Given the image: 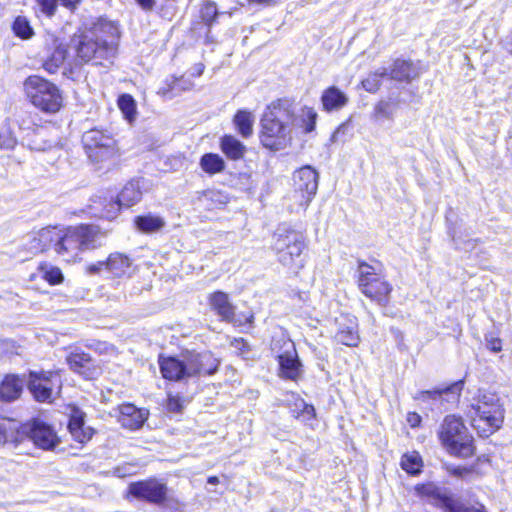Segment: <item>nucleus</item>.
Wrapping results in <instances>:
<instances>
[{
    "mask_svg": "<svg viewBox=\"0 0 512 512\" xmlns=\"http://www.w3.org/2000/svg\"><path fill=\"white\" fill-rule=\"evenodd\" d=\"M102 234L95 226L54 227L52 247L66 262H75L80 255L101 246Z\"/></svg>",
    "mask_w": 512,
    "mask_h": 512,
    "instance_id": "1",
    "label": "nucleus"
},
{
    "mask_svg": "<svg viewBox=\"0 0 512 512\" xmlns=\"http://www.w3.org/2000/svg\"><path fill=\"white\" fill-rule=\"evenodd\" d=\"M294 111L287 100L270 104L261 118V141L275 151L285 148L291 141Z\"/></svg>",
    "mask_w": 512,
    "mask_h": 512,
    "instance_id": "2",
    "label": "nucleus"
},
{
    "mask_svg": "<svg viewBox=\"0 0 512 512\" xmlns=\"http://www.w3.org/2000/svg\"><path fill=\"white\" fill-rule=\"evenodd\" d=\"M159 365L165 379L180 381L200 374H214L219 360L209 351H185L179 357H160Z\"/></svg>",
    "mask_w": 512,
    "mask_h": 512,
    "instance_id": "3",
    "label": "nucleus"
},
{
    "mask_svg": "<svg viewBox=\"0 0 512 512\" xmlns=\"http://www.w3.org/2000/svg\"><path fill=\"white\" fill-rule=\"evenodd\" d=\"M117 27L111 22L100 20L79 36L76 47L77 57L83 62L107 58L113 52V40Z\"/></svg>",
    "mask_w": 512,
    "mask_h": 512,
    "instance_id": "4",
    "label": "nucleus"
},
{
    "mask_svg": "<svg viewBox=\"0 0 512 512\" xmlns=\"http://www.w3.org/2000/svg\"><path fill=\"white\" fill-rule=\"evenodd\" d=\"M467 416L480 436L488 437L501 427L504 409L497 395L480 391L469 405Z\"/></svg>",
    "mask_w": 512,
    "mask_h": 512,
    "instance_id": "5",
    "label": "nucleus"
},
{
    "mask_svg": "<svg viewBox=\"0 0 512 512\" xmlns=\"http://www.w3.org/2000/svg\"><path fill=\"white\" fill-rule=\"evenodd\" d=\"M272 248L278 261L289 270L298 272L303 268L302 253L306 243L302 233L285 225L279 226L273 235Z\"/></svg>",
    "mask_w": 512,
    "mask_h": 512,
    "instance_id": "6",
    "label": "nucleus"
},
{
    "mask_svg": "<svg viewBox=\"0 0 512 512\" xmlns=\"http://www.w3.org/2000/svg\"><path fill=\"white\" fill-rule=\"evenodd\" d=\"M26 97L33 106L45 113H56L63 104L60 89L52 82L38 76H29L23 83Z\"/></svg>",
    "mask_w": 512,
    "mask_h": 512,
    "instance_id": "7",
    "label": "nucleus"
},
{
    "mask_svg": "<svg viewBox=\"0 0 512 512\" xmlns=\"http://www.w3.org/2000/svg\"><path fill=\"white\" fill-rule=\"evenodd\" d=\"M439 437L451 454L469 457L474 453L472 436L459 417L446 416L441 424Z\"/></svg>",
    "mask_w": 512,
    "mask_h": 512,
    "instance_id": "8",
    "label": "nucleus"
},
{
    "mask_svg": "<svg viewBox=\"0 0 512 512\" xmlns=\"http://www.w3.org/2000/svg\"><path fill=\"white\" fill-rule=\"evenodd\" d=\"M358 272V286L361 292L379 304H386L392 286L385 280L381 265H370L362 262L359 264Z\"/></svg>",
    "mask_w": 512,
    "mask_h": 512,
    "instance_id": "9",
    "label": "nucleus"
},
{
    "mask_svg": "<svg viewBox=\"0 0 512 512\" xmlns=\"http://www.w3.org/2000/svg\"><path fill=\"white\" fill-rule=\"evenodd\" d=\"M82 143L88 158L94 163L107 161L118 154L116 140L103 130L86 131L82 136Z\"/></svg>",
    "mask_w": 512,
    "mask_h": 512,
    "instance_id": "10",
    "label": "nucleus"
},
{
    "mask_svg": "<svg viewBox=\"0 0 512 512\" xmlns=\"http://www.w3.org/2000/svg\"><path fill=\"white\" fill-rule=\"evenodd\" d=\"M27 388L39 402H51L62 388L60 371H30Z\"/></svg>",
    "mask_w": 512,
    "mask_h": 512,
    "instance_id": "11",
    "label": "nucleus"
},
{
    "mask_svg": "<svg viewBox=\"0 0 512 512\" xmlns=\"http://www.w3.org/2000/svg\"><path fill=\"white\" fill-rule=\"evenodd\" d=\"M416 494L429 500L430 503L444 510V512H484L483 506H467L462 502L444 494L433 483L415 486Z\"/></svg>",
    "mask_w": 512,
    "mask_h": 512,
    "instance_id": "12",
    "label": "nucleus"
},
{
    "mask_svg": "<svg viewBox=\"0 0 512 512\" xmlns=\"http://www.w3.org/2000/svg\"><path fill=\"white\" fill-rule=\"evenodd\" d=\"M30 441L43 450H52L59 443L52 427L38 420L23 424L22 445Z\"/></svg>",
    "mask_w": 512,
    "mask_h": 512,
    "instance_id": "13",
    "label": "nucleus"
},
{
    "mask_svg": "<svg viewBox=\"0 0 512 512\" xmlns=\"http://www.w3.org/2000/svg\"><path fill=\"white\" fill-rule=\"evenodd\" d=\"M293 181L299 205L307 207L318 189V173L311 166H304L294 172Z\"/></svg>",
    "mask_w": 512,
    "mask_h": 512,
    "instance_id": "14",
    "label": "nucleus"
},
{
    "mask_svg": "<svg viewBox=\"0 0 512 512\" xmlns=\"http://www.w3.org/2000/svg\"><path fill=\"white\" fill-rule=\"evenodd\" d=\"M53 233L54 227L48 226L26 234L21 241L20 253L29 258L46 251L52 247Z\"/></svg>",
    "mask_w": 512,
    "mask_h": 512,
    "instance_id": "15",
    "label": "nucleus"
},
{
    "mask_svg": "<svg viewBox=\"0 0 512 512\" xmlns=\"http://www.w3.org/2000/svg\"><path fill=\"white\" fill-rule=\"evenodd\" d=\"M166 492V486L156 480L136 482L129 486L131 495L153 503L162 502L166 498Z\"/></svg>",
    "mask_w": 512,
    "mask_h": 512,
    "instance_id": "16",
    "label": "nucleus"
},
{
    "mask_svg": "<svg viewBox=\"0 0 512 512\" xmlns=\"http://www.w3.org/2000/svg\"><path fill=\"white\" fill-rule=\"evenodd\" d=\"M86 414L79 408L70 407L68 430L72 438L80 444H85L94 435V429L85 425Z\"/></svg>",
    "mask_w": 512,
    "mask_h": 512,
    "instance_id": "17",
    "label": "nucleus"
},
{
    "mask_svg": "<svg viewBox=\"0 0 512 512\" xmlns=\"http://www.w3.org/2000/svg\"><path fill=\"white\" fill-rule=\"evenodd\" d=\"M23 424L19 422L0 417V446H6L17 450L22 445Z\"/></svg>",
    "mask_w": 512,
    "mask_h": 512,
    "instance_id": "18",
    "label": "nucleus"
},
{
    "mask_svg": "<svg viewBox=\"0 0 512 512\" xmlns=\"http://www.w3.org/2000/svg\"><path fill=\"white\" fill-rule=\"evenodd\" d=\"M106 273L111 279H124L133 273L131 259L122 253H111L105 260Z\"/></svg>",
    "mask_w": 512,
    "mask_h": 512,
    "instance_id": "19",
    "label": "nucleus"
},
{
    "mask_svg": "<svg viewBox=\"0 0 512 512\" xmlns=\"http://www.w3.org/2000/svg\"><path fill=\"white\" fill-rule=\"evenodd\" d=\"M143 194V182L141 179L129 181L119 193L115 203L111 205L113 212L119 211L120 207L129 208L138 203Z\"/></svg>",
    "mask_w": 512,
    "mask_h": 512,
    "instance_id": "20",
    "label": "nucleus"
},
{
    "mask_svg": "<svg viewBox=\"0 0 512 512\" xmlns=\"http://www.w3.org/2000/svg\"><path fill=\"white\" fill-rule=\"evenodd\" d=\"M280 375L286 379L297 380L302 373V364L299 361L294 344L278 356Z\"/></svg>",
    "mask_w": 512,
    "mask_h": 512,
    "instance_id": "21",
    "label": "nucleus"
},
{
    "mask_svg": "<svg viewBox=\"0 0 512 512\" xmlns=\"http://www.w3.org/2000/svg\"><path fill=\"white\" fill-rule=\"evenodd\" d=\"M118 410V422L122 427L129 430L139 429L147 419V412L145 410L138 409L132 404L120 405Z\"/></svg>",
    "mask_w": 512,
    "mask_h": 512,
    "instance_id": "22",
    "label": "nucleus"
},
{
    "mask_svg": "<svg viewBox=\"0 0 512 512\" xmlns=\"http://www.w3.org/2000/svg\"><path fill=\"white\" fill-rule=\"evenodd\" d=\"M67 363L74 372L79 373L86 379H92L98 373L94 361L84 352H71L67 357Z\"/></svg>",
    "mask_w": 512,
    "mask_h": 512,
    "instance_id": "23",
    "label": "nucleus"
},
{
    "mask_svg": "<svg viewBox=\"0 0 512 512\" xmlns=\"http://www.w3.org/2000/svg\"><path fill=\"white\" fill-rule=\"evenodd\" d=\"M462 389L463 381L460 380L442 389L419 392L416 398L423 401L432 399L446 401L448 403H455L459 400Z\"/></svg>",
    "mask_w": 512,
    "mask_h": 512,
    "instance_id": "24",
    "label": "nucleus"
},
{
    "mask_svg": "<svg viewBox=\"0 0 512 512\" xmlns=\"http://www.w3.org/2000/svg\"><path fill=\"white\" fill-rule=\"evenodd\" d=\"M211 309L224 321L232 322L235 316V306L231 303L227 293L215 291L208 297Z\"/></svg>",
    "mask_w": 512,
    "mask_h": 512,
    "instance_id": "25",
    "label": "nucleus"
},
{
    "mask_svg": "<svg viewBox=\"0 0 512 512\" xmlns=\"http://www.w3.org/2000/svg\"><path fill=\"white\" fill-rule=\"evenodd\" d=\"M25 383H27L25 376L21 377L15 374L6 375L0 383V400L3 402H12L18 399Z\"/></svg>",
    "mask_w": 512,
    "mask_h": 512,
    "instance_id": "26",
    "label": "nucleus"
},
{
    "mask_svg": "<svg viewBox=\"0 0 512 512\" xmlns=\"http://www.w3.org/2000/svg\"><path fill=\"white\" fill-rule=\"evenodd\" d=\"M193 86L194 83L188 78L170 76L165 79L163 85L158 90V94L166 99H172L185 91L191 90Z\"/></svg>",
    "mask_w": 512,
    "mask_h": 512,
    "instance_id": "27",
    "label": "nucleus"
},
{
    "mask_svg": "<svg viewBox=\"0 0 512 512\" xmlns=\"http://www.w3.org/2000/svg\"><path fill=\"white\" fill-rule=\"evenodd\" d=\"M420 75L419 68L411 61L397 59L393 62L391 69H388L390 79L400 82H411Z\"/></svg>",
    "mask_w": 512,
    "mask_h": 512,
    "instance_id": "28",
    "label": "nucleus"
},
{
    "mask_svg": "<svg viewBox=\"0 0 512 512\" xmlns=\"http://www.w3.org/2000/svg\"><path fill=\"white\" fill-rule=\"evenodd\" d=\"M348 96L336 86L326 88L321 96V104L326 112L338 111L345 107Z\"/></svg>",
    "mask_w": 512,
    "mask_h": 512,
    "instance_id": "29",
    "label": "nucleus"
},
{
    "mask_svg": "<svg viewBox=\"0 0 512 512\" xmlns=\"http://www.w3.org/2000/svg\"><path fill=\"white\" fill-rule=\"evenodd\" d=\"M66 56V47L62 43H59L58 40H54L53 51L44 60L43 68L50 74L57 72L60 66L64 63Z\"/></svg>",
    "mask_w": 512,
    "mask_h": 512,
    "instance_id": "30",
    "label": "nucleus"
},
{
    "mask_svg": "<svg viewBox=\"0 0 512 512\" xmlns=\"http://www.w3.org/2000/svg\"><path fill=\"white\" fill-rule=\"evenodd\" d=\"M223 153L232 160H238L245 154V146L234 136L225 135L220 143Z\"/></svg>",
    "mask_w": 512,
    "mask_h": 512,
    "instance_id": "31",
    "label": "nucleus"
},
{
    "mask_svg": "<svg viewBox=\"0 0 512 512\" xmlns=\"http://www.w3.org/2000/svg\"><path fill=\"white\" fill-rule=\"evenodd\" d=\"M335 339L337 342L349 347L358 346L360 337L358 334L357 324L351 321L350 325L339 328L335 335Z\"/></svg>",
    "mask_w": 512,
    "mask_h": 512,
    "instance_id": "32",
    "label": "nucleus"
},
{
    "mask_svg": "<svg viewBox=\"0 0 512 512\" xmlns=\"http://www.w3.org/2000/svg\"><path fill=\"white\" fill-rule=\"evenodd\" d=\"M292 414L296 419L308 426H312L316 416L315 408L305 403L302 399H297L294 408H292Z\"/></svg>",
    "mask_w": 512,
    "mask_h": 512,
    "instance_id": "33",
    "label": "nucleus"
},
{
    "mask_svg": "<svg viewBox=\"0 0 512 512\" xmlns=\"http://www.w3.org/2000/svg\"><path fill=\"white\" fill-rule=\"evenodd\" d=\"M137 228L144 233H152L160 230L165 225V221L155 215L137 216L134 220Z\"/></svg>",
    "mask_w": 512,
    "mask_h": 512,
    "instance_id": "34",
    "label": "nucleus"
},
{
    "mask_svg": "<svg viewBox=\"0 0 512 512\" xmlns=\"http://www.w3.org/2000/svg\"><path fill=\"white\" fill-rule=\"evenodd\" d=\"M254 120L252 112L247 110H239L235 115L234 123L243 137L247 138L252 135Z\"/></svg>",
    "mask_w": 512,
    "mask_h": 512,
    "instance_id": "35",
    "label": "nucleus"
},
{
    "mask_svg": "<svg viewBox=\"0 0 512 512\" xmlns=\"http://www.w3.org/2000/svg\"><path fill=\"white\" fill-rule=\"evenodd\" d=\"M200 167L208 174H216L224 170L225 162L218 154L206 153L200 159Z\"/></svg>",
    "mask_w": 512,
    "mask_h": 512,
    "instance_id": "36",
    "label": "nucleus"
},
{
    "mask_svg": "<svg viewBox=\"0 0 512 512\" xmlns=\"http://www.w3.org/2000/svg\"><path fill=\"white\" fill-rule=\"evenodd\" d=\"M402 469L411 475H417L422 471L423 462L418 452L406 453L401 458Z\"/></svg>",
    "mask_w": 512,
    "mask_h": 512,
    "instance_id": "37",
    "label": "nucleus"
},
{
    "mask_svg": "<svg viewBox=\"0 0 512 512\" xmlns=\"http://www.w3.org/2000/svg\"><path fill=\"white\" fill-rule=\"evenodd\" d=\"M219 15L220 12L215 2L210 0L203 2L200 9V18L208 28L212 27Z\"/></svg>",
    "mask_w": 512,
    "mask_h": 512,
    "instance_id": "38",
    "label": "nucleus"
},
{
    "mask_svg": "<svg viewBox=\"0 0 512 512\" xmlns=\"http://www.w3.org/2000/svg\"><path fill=\"white\" fill-rule=\"evenodd\" d=\"M384 77H388V69L380 68L369 74L367 78L362 81V86L366 91L375 93L379 89L381 81Z\"/></svg>",
    "mask_w": 512,
    "mask_h": 512,
    "instance_id": "39",
    "label": "nucleus"
},
{
    "mask_svg": "<svg viewBox=\"0 0 512 512\" xmlns=\"http://www.w3.org/2000/svg\"><path fill=\"white\" fill-rule=\"evenodd\" d=\"M39 272L42 277L51 285L59 284L63 281L62 271L49 263H42L39 266Z\"/></svg>",
    "mask_w": 512,
    "mask_h": 512,
    "instance_id": "40",
    "label": "nucleus"
},
{
    "mask_svg": "<svg viewBox=\"0 0 512 512\" xmlns=\"http://www.w3.org/2000/svg\"><path fill=\"white\" fill-rule=\"evenodd\" d=\"M12 29L15 35L21 39H30L34 35L30 22L24 16H18L15 18Z\"/></svg>",
    "mask_w": 512,
    "mask_h": 512,
    "instance_id": "41",
    "label": "nucleus"
},
{
    "mask_svg": "<svg viewBox=\"0 0 512 512\" xmlns=\"http://www.w3.org/2000/svg\"><path fill=\"white\" fill-rule=\"evenodd\" d=\"M118 106L127 119L131 120L134 117L136 105L130 95H121L118 99Z\"/></svg>",
    "mask_w": 512,
    "mask_h": 512,
    "instance_id": "42",
    "label": "nucleus"
},
{
    "mask_svg": "<svg viewBox=\"0 0 512 512\" xmlns=\"http://www.w3.org/2000/svg\"><path fill=\"white\" fill-rule=\"evenodd\" d=\"M302 118L306 123L305 130L306 132H311L315 128L317 112L311 107H304L302 109Z\"/></svg>",
    "mask_w": 512,
    "mask_h": 512,
    "instance_id": "43",
    "label": "nucleus"
},
{
    "mask_svg": "<svg viewBox=\"0 0 512 512\" xmlns=\"http://www.w3.org/2000/svg\"><path fill=\"white\" fill-rule=\"evenodd\" d=\"M40 11L47 17L51 18L55 15L57 6L59 4L58 0H36Z\"/></svg>",
    "mask_w": 512,
    "mask_h": 512,
    "instance_id": "44",
    "label": "nucleus"
},
{
    "mask_svg": "<svg viewBox=\"0 0 512 512\" xmlns=\"http://www.w3.org/2000/svg\"><path fill=\"white\" fill-rule=\"evenodd\" d=\"M183 408V400L179 396L169 395L167 398V409L170 412H181Z\"/></svg>",
    "mask_w": 512,
    "mask_h": 512,
    "instance_id": "45",
    "label": "nucleus"
},
{
    "mask_svg": "<svg viewBox=\"0 0 512 512\" xmlns=\"http://www.w3.org/2000/svg\"><path fill=\"white\" fill-rule=\"evenodd\" d=\"M85 272L88 275H96L102 272H106L105 261H98L96 263L88 264L85 267Z\"/></svg>",
    "mask_w": 512,
    "mask_h": 512,
    "instance_id": "46",
    "label": "nucleus"
},
{
    "mask_svg": "<svg viewBox=\"0 0 512 512\" xmlns=\"http://www.w3.org/2000/svg\"><path fill=\"white\" fill-rule=\"evenodd\" d=\"M221 196H222L221 193L218 191L206 190V191L201 192V194L199 196V200L215 201V200H220Z\"/></svg>",
    "mask_w": 512,
    "mask_h": 512,
    "instance_id": "47",
    "label": "nucleus"
},
{
    "mask_svg": "<svg viewBox=\"0 0 512 512\" xmlns=\"http://www.w3.org/2000/svg\"><path fill=\"white\" fill-rule=\"evenodd\" d=\"M451 472L453 475H455L457 477L465 478L472 473V470L467 467L459 466V467L453 468Z\"/></svg>",
    "mask_w": 512,
    "mask_h": 512,
    "instance_id": "48",
    "label": "nucleus"
},
{
    "mask_svg": "<svg viewBox=\"0 0 512 512\" xmlns=\"http://www.w3.org/2000/svg\"><path fill=\"white\" fill-rule=\"evenodd\" d=\"M407 422L410 424L411 427L415 428L420 425L421 417L415 412H410L407 415Z\"/></svg>",
    "mask_w": 512,
    "mask_h": 512,
    "instance_id": "49",
    "label": "nucleus"
},
{
    "mask_svg": "<svg viewBox=\"0 0 512 512\" xmlns=\"http://www.w3.org/2000/svg\"><path fill=\"white\" fill-rule=\"evenodd\" d=\"M136 3L141 7L144 11H152L156 1L155 0H135Z\"/></svg>",
    "mask_w": 512,
    "mask_h": 512,
    "instance_id": "50",
    "label": "nucleus"
},
{
    "mask_svg": "<svg viewBox=\"0 0 512 512\" xmlns=\"http://www.w3.org/2000/svg\"><path fill=\"white\" fill-rule=\"evenodd\" d=\"M16 144V140L13 137L4 138L0 136V146L5 149H12Z\"/></svg>",
    "mask_w": 512,
    "mask_h": 512,
    "instance_id": "51",
    "label": "nucleus"
},
{
    "mask_svg": "<svg viewBox=\"0 0 512 512\" xmlns=\"http://www.w3.org/2000/svg\"><path fill=\"white\" fill-rule=\"evenodd\" d=\"M488 348L493 352H500L502 349L501 340L498 338H493L487 343Z\"/></svg>",
    "mask_w": 512,
    "mask_h": 512,
    "instance_id": "52",
    "label": "nucleus"
},
{
    "mask_svg": "<svg viewBox=\"0 0 512 512\" xmlns=\"http://www.w3.org/2000/svg\"><path fill=\"white\" fill-rule=\"evenodd\" d=\"M376 113H377V115H380L382 117L391 118V114L388 111V104L387 103H384V102L380 103L376 107Z\"/></svg>",
    "mask_w": 512,
    "mask_h": 512,
    "instance_id": "53",
    "label": "nucleus"
},
{
    "mask_svg": "<svg viewBox=\"0 0 512 512\" xmlns=\"http://www.w3.org/2000/svg\"><path fill=\"white\" fill-rule=\"evenodd\" d=\"M348 128V123L341 124L336 131L332 135V141L336 142L338 141V137L340 134H344Z\"/></svg>",
    "mask_w": 512,
    "mask_h": 512,
    "instance_id": "54",
    "label": "nucleus"
},
{
    "mask_svg": "<svg viewBox=\"0 0 512 512\" xmlns=\"http://www.w3.org/2000/svg\"><path fill=\"white\" fill-rule=\"evenodd\" d=\"M59 1V4H61L62 6L70 9V10H74L76 8V6L78 5V3L80 2V0H58Z\"/></svg>",
    "mask_w": 512,
    "mask_h": 512,
    "instance_id": "55",
    "label": "nucleus"
},
{
    "mask_svg": "<svg viewBox=\"0 0 512 512\" xmlns=\"http://www.w3.org/2000/svg\"><path fill=\"white\" fill-rule=\"evenodd\" d=\"M205 66L202 63L196 64L191 71V75L194 77H199L204 72Z\"/></svg>",
    "mask_w": 512,
    "mask_h": 512,
    "instance_id": "56",
    "label": "nucleus"
},
{
    "mask_svg": "<svg viewBox=\"0 0 512 512\" xmlns=\"http://www.w3.org/2000/svg\"><path fill=\"white\" fill-rule=\"evenodd\" d=\"M250 3L260 4L269 6L273 4L276 0H248Z\"/></svg>",
    "mask_w": 512,
    "mask_h": 512,
    "instance_id": "57",
    "label": "nucleus"
},
{
    "mask_svg": "<svg viewBox=\"0 0 512 512\" xmlns=\"http://www.w3.org/2000/svg\"><path fill=\"white\" fill-rule=\"evenodd\" d=\"M12 346V344L8 341H1L0 342V349L3 352H7L8 347Z\"/></svg>",
    "mask_w": 512,
    "mask_h": 512,
    "instance_id": "58",
    "label": "nucleus"
},
{
    "mask_svg": "<svg viewBox=\"0 0 512 512\" xmlns=\"http://www.w3.org/2000/svg\"><path fill=\"white\" fill-rule=\"evenodd\" d=\"M114 474L117 476V477H124L126 475V473H124L122 471V468L118 467L114 470Z\"/></svg>",
    "mask_w": 512,
    "mask_h": 512,
    "instance_id": "59",
    "label": "nucleus"
},
{
    "mask_svg": "<svg viewBox=\"0 0 512 512\" xmlns=\"http://www.w3.org/2000/svg\"><path fill=\"white\" fill-rule=\"evenodd\" d=\"M208 483L209 484H212V485H215L218 483V478L216 476H211L208 478Z\"/></svg>",
    "mask_w": 512,
    "mask_h": 512,
    "instance_id": "60",
    "label": "nucleus"
},
{
    "mask_svg": "<svg viewBox=\"0 0 512 512\" xmlns=\"http://www.w3.org/2000/svg\"><path fill=\"white\" fill-rule=\"evenodd\" d=\"M222 14H227L229 17H231L233 15V12L232 11L221 12L220 15H222Z\"/></svg>",
    "mask_w": 512,
    "mask_h": 512,
    "instance_id": "61",
    "label": "nucleus"
},
{
    "mask_svg": "<svg viewBox=\"0 0 512 512\" xmlns=\"http://www.w3.org/2000/svg\"><path fill=\"white\" fill-rule=\"evenodd\" d=\"M253 320V315H250V317L248 318V322H252Z\"/></svg>",
    "mask_w": 512,
    "mask_h": 512,
    "instance_id": "62",
    "label": "nucleus"
},
{
    "mask_svg": "<svg viewBox=\"0 0 512 512\" xmlns=\"http://www.w3.org/2000/svg\"><path fill=\"white\" fill-rule=\"evenodd\" d=\"M236 343H241V344H244V341L241 339V340H236Z\"/></svg>",
    "mask_w": 512,
    "mask_h": 512,
    "instance_id": "63",
    "label": "nucleus"
}]
</instances>
